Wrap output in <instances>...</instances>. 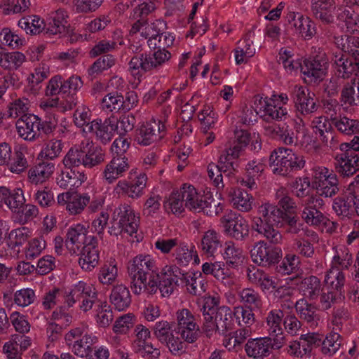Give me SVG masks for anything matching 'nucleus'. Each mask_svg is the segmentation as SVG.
<instances>
[{"instance_id": "1", "label": "nucleus", "mask_w": 359, "mask_h": 359, "mask_svg": "<svg viewBox=\"0 0 359 359\" xmlns=\"http://www.w3.org/2000/svg\"><path fill=\"white\" fill-rule=\"evenodd\" d=\"M128 273L131 279V290L136 295L143 293L154 294L158 290V283L154 276H148L157 270L156 260L148 254H140L128 263Z\"/></svg>"}, {"instance_id": "2", "label": "nucleus", "mask_w": 359, "mask_h": 359, "mask_svg": "<svg viewBox=\"0 0 359 359\" xmlns=\"http://www.w3.org/2000/svg\"><path fill=\"white\" fill-rule=\"evenodd\" d=\"M285 214L273 204L263 203L258 208V216L252 219V227L271 243H279L282 236L275 226L285 219Z\"/></svg>"}, {"instance_id": "3", "label": "nucleus", "mask_w": 359, "mask_h": 359, "mask_svg": "<svg viewBox=\"0 0 359 359\" xmlns=\"http://www.w3.org/2000/svg\"><path fill=\"white\" fill-rule=\"evenodd\" d=\"M269 161L273 167V172L281 175H287L293 171L301 170L305 165L302 156L284 147L274 149L271 154Z\"/></svg>"}, {"instance_id": "4", "label": "nucleus", "mask_w": 359, "mask_h": 359, "mask_svg": "<svg viewBox=\"0 0 359 359\" xmlns=\"http://www.w3.org/2000/svg\"><path fill=\"white\" fill-rule=\"evenodd\" d=\"M170 53L166 49H158L153 54L135 55L129 62V71L140 81L142 72L160 68L170 60Z\"/></svg>"}, {"instance_id": "5", "label": "nucleus", "mask_w": 359, "mask_h": 359, "mask_svg": "<svg viewBox=\"0 0 359 359\" xmlns=\"http://www.w3.org/2000/svg\"><path fill=\"white\" fill-rule=\"evenodd\" d=\"M113 219L114 224L109 230L111 235L118 236L123 232L133 236L137 233L140 217L130 205L123 204L116 208L113 213Z\"/></svg>"}, {"instance_id": "6", "label": "nucleus", "mask_w": 359, "mask_h": 359, "mask_svg": "<svg viewBox=\"0 0 359 359\" xmlns=\"http://www.w3.org/2000/svg\"><path fill=\"white\" fill-rule=\"evenodd\" d=\"M97 298V291L95 285L83 280L74 284L65 297V305L72 307L77 301L82 299L79 309L83 312L90 311Z\"/></svg>"}, {"instance_id": "7", "label": "nucleus", "mask_w": 359, "mask_h": 359, "mask_svg": "<svg viewBox=\"0 0 359 359\" xmlns=\"http://www.w3.org/2000/svg\"><path fill=\"white\" fill-rule=\"evenodd\" d=\"M176 332L184 342L192 344L200 335V327L196 316L187 309H179L176 312Z\"/></svg>"}, {"instance_id": "8", "label": "nucleus", "mask_w": 359, "mask_h": 359, "mask_svg": "<svg viewBox=\"0 0 359 359\" xmlns=\"http://www.w3.org/2000/svg\"><path fill=\"white\" fill-rule=\"evenodd\" d=\"M278 100L283 102V104H286L288 97L284 93L273 95L269 98L257 95L254 97V107L257 114H259V116L266 121L281 120L287 115V110L285 107H279V111L276 115L271 112L272 107L276 108V102Z\"/></svg>"}, {"instance_id": "9", "label": "nucleus", "mask_w": 359, "mask_h": 359, "mask_svg": "<svg viewBox=\"0 0 359 359\" xmlns=\"http://www.w3.org/2000/svg\"><path fill=\"white\" fill-rule=\"evenodd\" d=\"M154 337L161 344H165L173 355H177L184 348V343L178 336H175L171 323L161 320L152 328Z\"/></svg>"}, {"instance_id": "10", "label": "nucleus", "mask_w": 359, "mask_h": 359, "mask_svg": "<svg viewBox=\"0 0 359 359\" xmlns=\"http://www.w3.org/2000/svg\"><path fill=\"white\" fill-rule=\"evenodd\" d=\"M221 223L225 234L236 241H244L249 236L248 221L231 210L221 218Z\"/></svg>"}, {"instance_id": "11", "label": "nucleus", "mask_w": 359, "mask_h": 359, "mask_svg": "<svg viewBox=\"0 0 359 359\" xmlns=\"http://www.w3.org/2000/svg\"><path fill=\"white\" fill-rule=\"evenodd\" d=\"M233 317V312L229 306H219L211 317V320L204 323L203 330L208 336H211L216 332L224 334L232 328Z\"/></svg>"}, {"instance_id": "12", "label": "nucleus", "mask_w": 359, "mask_h": 359, "mask_svg": "<svg viewBox=\"0 0 359 359\" xmlns=\"http://www.w3.org/2000/svg\"><path fill=\"white\" fill-rule=\"evenodd\" d=\"M88 233V227L81 224H73L67 229L65 245L71 254L78 255L83 247L96 240Z\"/></svg>"}, {"instance_id": "13", "label": "nucleus", "mask_w": 359, "mask_h": 359, "mask_svg": "<svg viewBox=\"0 0 359 359\" xmlns=\"http://www.w3.org/2000/svg\"><path fill=\"white\" fill-rule=\"evenodd\" d=\"M135 339L133 346L135 352L142 357L156 358L160 355L159 349L154 348L149 341L151 338V331L146 326L139 324L134 330Z\"/></svg>"}, {"instance_id": "14", "label": "nucleus", "mask_w": 359, "mask_h": 359, "mask_svg": "<svg viewBox=\"0 0 359 359\" xmlns=\"http://www.w3.org/2000/svg\"><path fill=\"white\" fill-rule=\"evenodd\" d=\"M88 194L66 191L57 196V204L65 208L70 215L81 214L90 203Z\"/></svg>"}, {"instance_id": "15", "label": "nucleus", "mask_w": 359, "mask_h": 359, "mask_svg": "<svg viewBox=\"0 0 359 359\" xmlns=\"http://www.w3.org/2000/svg\"><path fill=\"white\" fill-rule=\"evenodd\" d=\"M338 191V180L333 171L324 167L316 168V192L320 196L332 197Z\"/></svg>"}, {"instance_id": "16", "label": "nucleus", "mask_w": 359, "mask_h": 359, "mask_svg": "<svg viewBox=\"0 0 359 359\" xmlns=\"http://www.w3.org/2000/svg\"><path fill=\"white\" fill-rule=\"evenodd\" d=\"M181 190L185 206L194 212H203L205 208L211 207V203L214 201L210 196L198 193L191 184H184Z\"/></svg>"}, {"instance_id": "17", "label": "nucleus", "mask_w": 359, "mask_h": 359, "mask_svg": "<svg viewBox=\"0 0 359 359\" xmlns=\"http://www.w3.org/2000/svg\"><path fill=\"white\" fill-rule=\"evenodd\" d=\"M165 28V23L161 20H156L153 22H141L137 20L131 27L130 33H140V35L147 39V45L150 48H156V39L160 32Z\"/></svg>"}, {"instance_id": "18", "label": "nucleus", "mask_w": 359, "mask_h": 359, "mask_svg": "<svg viewBox=\"0 0 359 359\" xmlns=\"http://www.w3.org/2000/svg\"><path fill=\"white\" fill-rule=\"evenodd\" d=\"M165 135V127L160 126L156 119L143 123L137 130L135 140L137 144L148 146L160 140Z\"/></svg>"}, {"instance_id": "19", "label": "nucleus", "mask_w": 359, "mask_h": 359, "mask_svg": "<svg viewBox=\"0 0 359 359\" xmlns=\"http://www.w3.org/2000/svg\"><path fill=\"white\" fill-rule=\"evenodd\" d=\"M252 261L259 265L276 262L281 255L279 248L268 245L264 241L257 243L250 251Z\"/></svg>"}, {"instance_id": "20", "label": "nucleus", "mask_w": 359, "mask_h": 359, "mask_svg": "<svg viewBox=\"0 0 359 359\" xmlns=\"http://www.w3.org/2000/svg\"><path fill=\"white\" fill-rule=\"evenodd\" d=\"M115 131V122L111 119L102 121L95 119L84 129V133L92 134L97 140L105 144L108 143L114 136Z\"/></svg>"}, {"instance_id": "21", "label": "nucleus", "mask_w": 359, "mask_h": 359, "mask_svg": "<svg viewBox=\"0 0 359 359\" xmlns=\"http://www.w3.org/2000/svg\"><path fill=\"white\" fill-rule=\"evenodd\" d=\"M77 103L74 95L67 97L46 98L40 100L39 107L46 115L52 116L55 111L65 112L72 109Z\"/></svg>"}, {"instance_id": "22", "label": "nucleus", "mask_w": 359, "mask_h": 359, "mask_svg": "<svg viewBox=\"0 0 359 359\" xmlns=\"http://www.w3.org/2000/svg\"><path fill=\"white\" fill-rule=\"evenodd\" d=\"M130 168L128 158L112 157L102 172L103 180L108 184L114 183L123 177Z\"/></svg>"}, {"instance_id": "23", "label": "nucleus", "mask_w": 359, "mask_h": 359, "mask_svg": "<svg viewBox=\"0 0 359 359\" xmlns=\"http://www.w3.org/2000/svg\"><path fill=\"white\" fill-rule=\"evenodd\" d=\"M336 171L343 177L353 175L359 170V155L352 152L341 151L336 155Z\"/></svg>"}, {"instance_id": "24", "label": "nucleus", "mask_w": 359, "mask_h": 359, "mask_svg": "<svg viewBox=\"0 0 359 359\" xmlns=\"http://www.w3.org/2000/svg\"><path fill=\"white\" fill-rule=\"evenodd\" d=\"M39 118L32 114L22 115L16 122L18 135L24 140L32 141L39 137Z\"/></svg>"}, {"instance_id": "25", "label": "nucleus", "mask_w": 359, "mask_h": 359, "mask_svg": "<svg viewBox=\"0 0 359 359\" xmlns=\"http://www.w3.org/2000/svg\"><path fill=\"white\" fill-rule=\"evenodd\" d=\"M272 349L270 337H260L249 339L245 345V351L250 358L264 359L269 356Z\"/></svg>"}, {"instance_id": "26", "label": "nucleus", "mask_w": 359, "mask_h": 359, "mask_svg": "<svg viewBox=\"0 0 359 359\" xmlns=\"http://www.w3.org/2000/svg\"><path fill=\"white\" fill-rule=\"evenodd\" d=\"M172 257L175 265L179 266H187L194 260L196 265L200 264V259L194 246L189 247L184 242H179L176 248L172 252Z\"/></svg>"}, {"instance_id": "27", "label": "nucleus", "mask_w": 359, "mask_h": 359, "mask_svg": "<svg viewBox=\"0 0 359 359\" xmlns=\"http://www.w3.org/2000/svg\"><path fill=\"white\" fill-rule=\"evenodd\" d=\"M68 18V13L65 10L58 9L52 12L46 27V33L53 35H66L69 32Z\"/></svg>"}, {"instance_id": "28", "label": "nucleus", "mask_w": 359, "mask_h": 359, "mask_svg": "<svg viewBox=\"0 0 359 359\" xmlns=\"http://www.w3.org/2000/svg\"><path fill=\"white\" fill-rule=\"evenodd\" d=\"M86 180V175L75 169L62 170L55 179L57 185L64 189L78 188Z\"/></svg>"}, {"instance_id": "29", "label": "nucleus", "mask_w": 359, "mask_h": 359, "mask_svg": "<svg viewBox=\"0 0 359 359\" xmlns=\"http://www.w3.org/2000/svg\"><path fill=\"white\" fill-rule=\"evenodd\" d=\"M265 167L266 165L262 159L249 161L245 167V175L239 181L241 185L250 190L256 189V180L264 172Z\"/></svg>"}, {"instance_id": "30", "label": "nucleus", "mask_w": 359, "mask_h": 359, "mask_svg": "<svg viewBox=\"0 0 359 359\" xmlns=\"http://www.w3.org/2000/svg\"><path fill=\"white\" fill-rule=\"evenodd\" d=\"M55 170V163L50 161H41L29 168L28 178L34 184H42L48 180Z\"/></svg>"}, {"instance_id": "31", "label": "nucleus", "mask_w": 359, "mask_h": 359, "mask_svg": "<svg viewBox=\"0 0 359 359\" xmlns=\"http://www.w3.org/2000/svg\"><path fill=\"white\" fill-rule=\"evenodd\" d=\"M222 248V256L227 266L236 268L243 263L245 259L244 252L238 245L232 241H227Z\"/></svg>"}, {"instance_id": "32", "label": "nucleus", "mask_w": 359, "mask_h": 359, "mask_svg": "<svg viewBox=\"0 0 359 359\" xmlns=\"http://www.w3.org/2000/svg\"><path fill=\"white\" fill-rule=\"evenodd\" d=\"M241 155L239 149L231 147L225 149L220 155L218 165L225 176L229 178L234 177L236 169L238 167L236 160Z\"/></svg>"}, {"instance_id": "33", "label": "nucleus", "mask_w": 359, "mask_h": 359, "mask_svg": "<svg viewBox=\"0 0 359 359\" xmlns=\"http://www.w3.org/2000/svg\"><path fill=\"white\" fill-rule=\"evenodd\" d=\"M335 67L338 76L342 78H348L352 74L358 76L359 74V57L353 58L344 54L336 55L334 60Z\"/></svg>"}, {"instance_id": "34", "label": "nucleus", "mask_w": 359, "mask_h": 359, "mask_svg": "<svg viewBox=\"0 0 359 359\" xmlns=\"http://www.w3.org/2000/svg\"><path fill=\"white\" fill-rule=\"evenodd\" d=\"M109 300L114 309L118 311L127 309L131 303L128 288L123 283L116 284L111 290Z\"/></svg>"}, {"instance_id": "35", "label": "nucleus", "mask_w": 359, "mask_h": 359, "mask_svg": "<svg viewBox=\"0 0 359 359\" xmlns=\"http://www.w3.org/2000/svg\"><path fill=\"white\" fill-rule=\"evenodd\" d=\"M221 235L214 229H209L201 236L199 248L203 254L213 257L217 250L222 247Z\"/></svg>"}, {"instance_id": "36", "label": "nucleus", "mask_w": 359, "mask_h": 359, "mask_svg": "<svg viewBox=\"0 0 359 359\" xmlns=\"http://www.w3.org/2000/svg\"><path fill=\"white\" fill-rule=\"evenodd\" d=\"M80 257L79 264L81 269L86 271H91L99 262V251L96 245V240L94 242L87 244L79 252Z\"/></svg>"}, {"instance_id": "37", "label": "nucleus", "mask_w": 359, "mask_h": 359, "mask_svg": "<svg viewBox=\"0 0 359 359\" xmlns=\"http://www.w3.org/2000/svg\"><path fill=\"white\" fill-rule=\"evenodd\" d=\"M248 278L252 283L259 285L263 292L271 291L278 286L276 278L269 276L259 269H248Z\"/></svg>"}, {"instance_id": "38", "label": "nucleus", "mask_w": 359, "mask_h": 359, "mask_svg": "<svg viewBox=\"0 0 359 359\" xmlns=\"http://www.w3.org/2000/svg\"><path fill=\"white\" fill-rule=\"evenodd\" d=\"M81 145L82 151H84L83 156V166L93 168L104 161V154L100 147L90 142L82 143Z\"/></svg>"}, {"instance_id": "39", "label": "nucleus", "mask_w": 359, "mask_h": 359, "mask_svg": "<svg viewBox=\"0 0 359 359\" xmlns=\"http://www.w3.org/2000/svg\"><path fill=\"white\" fill-rule=\"evenodd\" d=\"M293 99L298 110L302 114H311L314 109V101L309 96L308 90L296 86L292 91Z\"/></svg>"}, {"instance_id": "40", "label": "nucleus", "mask_w": 359, "mask_h": 359, "mask_svg": "<svg viewBox=\"0 0 359 359\" xmlns=\"http://www.w3.org/2000/svg\"><path fill=\"white\" fill-rule=\"evenodd\" d=\"M241 306L259 310L262 308L263 301L258 291L251 287H246L239 290L237 293Z\"/></svg>"}, {"instance_id": "41", "label": "nucleus", "mask_w": 359, "mask_h": 359, "mask_svg": "<svg viewBox=\"0 0 359 359\" xmlns=\"http://www.w3.org/2000/svg\"><path fill=\"white\" fill-rule=\"evenodd\" d=\"M234 58L236 65L245 64L255 54L253 41L250 39L240 41L234 49Z\"/></svg>"}, {"instance_id": "42", "label": "nucleus", "mask_w": 359, "mask_h": 359, "mask_svg": "<svg viewBox=\"0 0 359 359\" xmlns=\"http://www.w3.org/2000/svg\"><path fill=\"white\" fill-rule=\"evenodd\" d=\"M321 339L316 336V346L321 344V352L327 356H332L339 349L342 339L337 332H331L321 341Z\"/></svg>"}, {"instance_id": "43", "label": "nucleus", "mask_w": 359, "mask_h": 359, "mask_svg": "<svg viewBox=\"0 0 359 359\" xmlns=\"http://www.w3.org/2000/svg\"><path fill=\"white\" fill-rule=\"evenodd\" d=\"M323 127L320 128V126H316V135H318V141L321 142V145L316 146V154L318 153H327L329 151V141H332L334 139L333 134L331 131V124L327 118H324L323 123Z\"/></svg>"}, {"instance_id": "44", "label": "nucleus", "mask_w": 359, "mask_h": 359, "mask_svg": "<svg viewBox=\"0 0 359 359\" xmlns=\"http://www.w3.org/2000/svg\"><path fill=\"white\" fill-rule=\"evenodd\" d=\"M97 337L93 334H85L81 339L76 341L69 347L77 356L84 358L88 356L91 352V346L97 342Z\"/></svg>"}, {"instance_id": "45", "label": "nucleus", "mask_w": 359, "mask_h": 359, "mask_svg": "<svg viewBox=\"0 0 359 359\" xmlns=\"http://www.w3.org/2000/svg\"><path fill=\"white\" fill-rule=\"evenodd\" d=\"M231 203L233 208L241 212H249L252 206V196L248 192L236 189L229 193Z\"/></svg>"}, {"instance_id": "46", "label": "nucleus", "mask_w": 359, "mask_h": 359, "mask_svg": "<svg viewBox=\"0 0 359 359\" xmlns=\"http://www.w3.org/2000/svg\"><path fill=\"white\" fill-rule=\"evenodd\" d=\"M283 317V313L280 309L271 310L266 317L268 332L271 337H278L277 340L283 339L281 327Z\"/></svg>"}, {"instance_id": "47", "label": "nucleus", "mask_w": 359, "mask_h": 359, "mask_svg": "<svg viewBox=\"0 0 359 359\" xmlns=\"http://www.w3.org/2000/svg\"><path fill=\"white\" fill-rule=\"evenodd\" d=\"M335 43L344 53L358 59L359 57V37L353 36H341L335 38Z\"/></svg>"}, {"instance_id": "48", "label": "nucleus", "mask_w": 359, "mask_h": 359, "mask_svg": "<svg viewBox=\"0 0 359 359\" xmlns=\"http://www.w3.org/2000/svg\"><path fill=\"white\" fill-rule=\"evenodd\" d=\"M255 311L256 310L239 305L233 309V318L240 327H250L256 320Z\"/></svg>"}, {"instance_id": "49", "label": "nucleus", "mask_w": 359, "mask_h": 359, "mask_svg": "<svg viewBox=\"0 0 359 359\" xmlns=\"http://www.w3.org/2000/svg\"><path fill=\"white\" fill-rule=\"evenodd\" d=\"M313 293V290L309 291V297L301 299L295 304L297 312L307 322H313L314 320V301L311 297Z\"/></svg>"}, {"instance_id": "50", "label": "nucleus", "mask_w": 359, "mask_h": 359, "mask_svg": "<svg viewBox=\"0 0 359 359\" xmlns=\"http://www.w3.org/2000/svg\"><path fill=\"white\" fill-rule=\"evenodd\" d=\"M338 18L344 23L347 32H359V15L351 8L341 9L338 14Z\"/></svg>"}, {"instance_id": "51", "label": "nucleus", "mask_w": 359, "mask_h": 359, "mask_svg": "<svg viewBox=\"0 0 359 359\" xmlns=\"http://www.w3.org/2000/svg\"><path fill=\"white\" fill-rule=\"evenodd\" d=\"M323 277V287H327L330 290L333 291L340 289L344 286L345 283L344 273L343 271H340L335 268H331L326 272Z\"/></svg>"}, {"instance_id": "52", "label": "nucleus", "mask_w": 359, "mask_h": 359, "mask_svg": "<svg viewBox=\"0 0 359 359\" xmlns=\"http://www.w3.org/2000/svg\"><path fill=\"white\" fill-rule=\"evenodd\" d=\"M25 56L20 52L1 54L0 66L6 69H16L25 61Z\"/></svg>"}, {"instance_id": "53", "label": "nucleus", "mask_w": 359, "mask_h": 359, "mask_svg": "<svg viewBox=\"0 0 359 359\" xmlns=\"http://www.w3.org/2000/svg\"><path fill=\"white\" fill-rule=\"evenodd\" d=\"M353 263V255L349 250L343 247L336 251L335 255L332 258V267L343 270L348 269Z\"/></svg>"}, {"instance_id": "54", "label": "nucleus", "mask_w": 359, "mask_h": 359, "mask_svg": "<svg viewBox=\"0 0 359 359\" xmlns=\"http://www.w3.org/2000/svg\"><path fill=\"white\" fill-rule=\"evenodd\" d=\"M184 205L181 189L179 191H173L164 202L165 211L175 215L181 214L184 210Z\"/></svg>"}, {"instance_id": "55", "label": "nucleus", "mask_w": 359, "mask_h": 359, "mask_svg": "<svg viewBox=\"0 0 359 359\" xmlns=\"http://www.w3.org/2000/svg\"><path fill=\"white\" fill-rule=\"evenodd\" d=\"M18 26L27 34H39L45 28L43 20L36 15L20 19Z\"/></svg>"}, {"instance_id": "56", "label": "nucleus", "mask_w": 359, "mask_h": 359, "mask_svg": "<svg viewBox=\"0 0 359 359\" xmlns=\"http://www.w3.org/2000/svg\"><path fill=\"white\" fill-rule=\"evenodd\" d=\"M30 5L29 0H4L0 8L4 14L11 15L26 11Z\"/></svg>"}, {"instance_id": "57", "label": "nucleus", "mask_w": 359, "mask_h": 359, "mask_svg": "<svg viewBox=\"0 0 359 359\" xmlns=\"http://www.w3.org/2000/svg\"><path fill=\"white\" fill-rule=\"evenodd\" d=\"M187 279V289L194 295H201L206 290V283L201 273H194L188 275Z\"/></svg>"}, {"instance_id": "58", "label": "nucleus", "mask_w": 359, "mask_h": 359, "mask_svg": "<svg viewBox=\"0 0 359 359\" xmlns=\"http://www.w3.org/2000/svg\"><path fill=\"white\" fill-rule=\"evenodd\" d=\"M118 277V268L114 261L102 266L98 274V280L102 285L113 284Z\"/></svg>"}, {"instance_id": "59", "label": "nucleus", "mask_w": 359, "mask_h": 359, "mask_svg": "<svg viewBox=\"0 0 359 359\" xmlns=\"http://www.w3.org/2000/svg\"><path fill=\"white\" fill-rule=\"evenodd\" d=\"M114 192L118 196L124 194L134 199L140 198L143 194V192L134 184L126 180H119L117 182L114 189Z\"/></svg>"}, {"instance_id": "60", "label": "nucleus", "mask_w": 359, "mask_h": 359, "mask_svg": "<svg viewBox=\"0 0 359 359\" xmlns=\"http://www.w3.org/2000/svg\"><path fill=\"white\" fill-rule=\"evenodd\" d=\"M102 108L107 112H117L123 109V97L118 93H109L104 96L102 101Z\"/></svg>"}, {"instance_id": "61", "label": "nucleus", "mask_w": 359, "mask_h": 359, "mask_svg": "<svg viewBox=\"0 0 359 359\" xmlns=\"http://www.w3.org/2000/svg\"><path fill=\"white\" fill-rule=\"evenodd\" d=\"M334 8L333 0H316V17L318 18L325 23L333 21L332 11Z\"/></svg>"}, {"instance_id": "62", "label": "nucleus", "mask_w": 359, "mask_h": 359, "mask_svg": "<svg viewBox=\"0 0 359 359\" xmlns=\"http://www.w3.org/2000/svg\"><path fill=\"white\" fill-rule=\"evenodd\" d=\"M46 248V241L41 237L30 239L25 248L27 259H34L41 255Z\"/></svg>"}, {"instance_id": "63", "label": "nucleus", "mask_w": 359, "mask_h": 359, "mask_svg": "<svg viewBox=\"0 0 359 359\" xmlns=\"http://www.w3.org/2000/svg\"><path fill=\"white\" fill-rule=\"evenodd\" d=\"M352 201L351 196H337L333 200L332 209L338 216L348 217L351 213Z\"/></svg>"}, {"instance_id": "64", "label": "nucleus", "mask_w": 359, "mask_h": 359, "mask_svg": "<svg viewBox=\"0 0 359 359\" xmlns=\"http://www.w3.org/2000/svg\"><path fill=\"white\" fill-rule=\"evenodd\" d=\"M198 118L201 123V130L206 133L213 128L217 122V113L210 107H205L198 114Z\"/></svg>"}]
</instances>
